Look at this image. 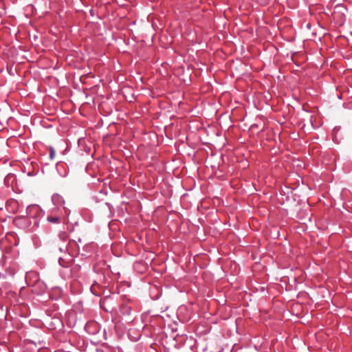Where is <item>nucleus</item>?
I'll list each match as a JSON object with an SVG mask.
<instances>
[{"instance_id":"f257e3e1","label":"nucleus","mask_w":352,"mask_h":352,"mask_svg":"<svg viewBox=\"0 0 352 352\" xmlns=\"http://www.w3.org/2000/svg\"><path fill=\"white\" fill-rule=\"evenodd\" d=\"M100 330V325L95 321L89 320V334H96Z\"/></svg>"},{"instance_id":"f03ea898","label":"nucleus","mask_w":352,"mask_h":352,"mask_svg":"<svg viewBox=\"0 0 352 352\" xmlns=\"http://www.w3.org/2000/svg\"><path fill=\"white\" fill-rule=\"evenodd\" d=\"M67 256H60L58 258L59 264L63 267H67L71 259H67Z\"/></svg>"},{"instance_id":"7ed1b4c3","label":"nucleus","mask_w":352,"mask_h":352,"mask_svg":"<svg viewBox=\"0 0 352 352\" xmlns=\"http://www.w3.org/2000/svg\"><path fill=\"white\" fill-rule=\"evenodd\" d=\"M47 219L52 223H58L60 221V218L59 217L49 216L47 217Z\"/></svg>"},{"instance_id":"20e7f679","label":"nucleus","mask_w":352,"mask_h":352,"mask_svg":"<svg viewBox=\"0 0 352 352\" xmlns=\"http://www.w3.org/2000/svg\"><path fill=\"white\" fill-rule=\"evenodd\" d=\"M85 144V138H80L78 140V144L79 146H82Z\"/></svg>"},{"instance_id":"39448f33","label":"nucleus","mask_w":352,"mask_h":352,"mask_svg":"<svg viewBox=\"0 0 352 352\" xmlns=\"http://www.w3.org/2000/svg\"><path fill=\"white\" fill-rule=\"evenodd\" d=\"M67 234L65 232H63L60 234V237L63 239V240H65L67 238Z\"/></svg>"},{"instance_id":"423d86ee","label":"nucleus","mask_w":352,"mask_h":352,"mask_svg":"<svg viewBox=\"0 0 352 352\" xmlns=\"http://www.w3.org/2000/svg\"><path fill=\"white\" fill-rule=\"evenodd\" d=\"M65 250H66V248H59L60 252H63L65 254V256H67V254L65 253Z\"/></svg>"},{"instance_id":"0eeeda50","label":"nucleus","mask_w":352,"mask_h":352,"mask_svg":"<svg viewBox=\"0 0 352 352\" xmlns=\"http://www.w3.org/2000/svg\"><path fill=\"white\" fill-rule=\"evenodd\" d=\"M54 151L53 150H51L50 151V157H51V159H52L54 157Z\"/></svg>"},{"instance_id":"6e6552de","label":"nucleus","mask_w":352,"mask_h":352,"mask_svg":"<svg viewBox=\"0 0 352 352\" xmlns=\"http://www.w3.org/2000/svg\"><path fill=\"white\" fill-rule=\"evenodd\" d=\"M85 78H86V77H85V76H81V80H82H82H83V79H85Z\"/></svg>"},{"instance_id":"1a4fd4ad","label":"nucleus","mask_w":352,"mask_h":352,"mask_svg":"<svg viewBox=\"0 0 352 352\" xmlns=\"http://www.w3.org/2000/svg\"><path fill=\"white\" fill-rule=\"evenodd\" d=\"M91 77H94V76L91 75V74L89 72V78H91Z\"/></svg>"},{"instance_id":"9d476101","label":"nucleus","mask_w":352,"mask_h":352,"mask_svg":"<svg viewBox=\"0 0 352 352\" xmlns=\"http://www.w3.org/2000/svg\"><path fill=\"white\" fill-rule=\"evenodd\" d=\"M87 170H88V164L85 167V170L87 171Z\"/></svg>"},{"instance_id":"9b49d317","label":"nucleus","mask_w":352,"mask_h":352,"mask_svg":"<svg viewBox=\"0 0 352 352\" xmlns=\"http://www.w3.org/2000/svg\"><path fill=\"white\" fill-rule=\"evenodd\" d=\"M82 3H85L86 0H81Z\"/></svg>"},{"instance_id":"f8f14e48","label":"nucleus","mask_w":352,"mask_h":352,"mask_svg":"<svg viewBox=\"0 0 352 352\" xmlns=\"http://www.w3.org/2000/svg\"><path fill=\"white\" fill-rule=\"evenodd\" d=\"M89 14L92 15L91 10H89Z\"/></svg>"}]
</instances>
